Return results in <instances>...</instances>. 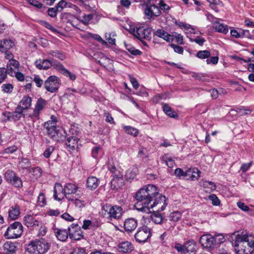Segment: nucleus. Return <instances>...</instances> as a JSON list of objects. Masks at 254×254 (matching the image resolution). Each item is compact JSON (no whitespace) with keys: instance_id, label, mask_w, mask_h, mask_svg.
Instances as JSON below:
<instances>
[{"instance_id":"c756f323","label":"nucleus","mask_w":254,"mask_h":254,"mask_svg":"<svg viewBox=\"0 0 254 254\" xmlns=\"http://www.w3.org/2000/svg\"><path fill=\"white\" fill-rule=\"evenodd\" d=\"M32 98L29 96H24L19 102L18 105H20V108L23 110L27 109L31 106Z\"/></svg>"},{"instance_id":"ddd939ff","label":"nucleus","mask_w":254,"mask_h":254,"mask_svg":"<svg viewBox=\"0 0 254 254\" xmlns=\"http://www.w3.org/2000/svg\"><path fill=\"white\" fill-rule=\"evenodd\" d=\"M113 178L111 181V187L113 189H118L124 185V180L123 175L120 172L114 174Z\"/></svg>"},{"instance_id":"c85d7f7f","label":"nucleus","mask_w":254,"mask_h":254,"mask_svg":"<svg viewBox=\"0 0 254 254\" xmlns=\"http://www.w3.org/2000/svg\"><path fill=\"white\" fill-rule=\"evenodd\" d=\"M36 66L39 69H47L51 67V60H39L35 62Z\"/></svg>"},{"instance_id":"7c9ffc66","label":"nucleus","mask_w":254,"mask_h":254,"mask_svg":"<svg viewBox=\"0 0 254 254\" xmlns=\"http://www.w3.org/2000/svg\"><path fill=\"white\" fill-rule=\"evenodd\" d=\"M8 214L11 219H16L20 215L19 207L17 205L11 207L9 210Z\"/></svg>"},{"instance_id":"603ef678","label":"nucleus","mask_w":254,"mask_h":254,"mask_svg":"<svg viewBox=\"0 0 254 254\" xmlns=\"http://www.w3.org/2000/svg\"><path fill=\"white\" fill-rule=\"evenodd\" d=\"M2 91L6 93H10L13 89V85L10 83L3 84L2 86Z\"/></svg>"},{"instance_id":"72a5a7b5","label":"nucleus","mask_w":254,"mask_h":254,"mask_svg":"<svg viewBox=\"0 0 254 254\" xmlns=\"http://www.w3.org/2000/svg\"><path fill=\"white\" fill-rule=\"evenodd\" d=\"M162 109L164 112L168 116L173 118H176L178 117L177 113L175 112L168 104H164L163 105Z\"/></svg>"},{"instance_id":"774afa93","label":"nucleus","mask_w":254,"mask_h":254,"mask_svg":"<svg viewBox=\"0 0 254 254\" xmlns=\"http://www.w3.org/2000/svg\"><path fill=\"white\" fill-rule=\"evenodd\" d=\"M218 56H214V57H211L210 58H208L206 62L207 64H216L218 62Z\"/></svg>"},{"instance_id":"3c124183","label":"nucleus","mask_w":254,"mask_h":254,"mask_svg":"<svg viewBox=\"0 0 254 254\" xmlns=\"http://www.w3.org/2000/svg\"><path fill=\"white\" fill-rule=\"evenodd\" d=\"M102 148L100 146L93 147L91 150V155L94 158L97 159L101 152Z\"/></svg>"},{"instance_id":"13d9d810","label":"nucleus","mask_w":254,"mask_h":254,"mask_svg":"<svg viewBox=\"0 0 254 254\" xmlns=\"http://www.w3.org/2000/svg\"><path fill=\"white\" fill-rule=\"evenodd\" d=\"M54 150L55 148L53 146H49L46 149L43 154L45 157L48 158Z\"/></svg>"},{"instance_id":"5fc2aeb1","label":"nucleus","mask_w":254,"mask_h":254,"mask_svg":"<svg viewBox=\"0 0 254 254\" xmlns=\"http://www.w3.org/2000/svg\"><path fill=\"white\" fill-rule=\"evenodd\" d=\"M210 53L208 51H200L197 53V57L201 59L208 58L210 57Z\"/></svg>"},{"instance_id":"79ce46f5","label":"nucleus","mask_w":254,"mask_h":254,"mask_svg":"<svg viewBox=\"0 0 254 254\" xmlns=\"http://www.w3.org/2000/svg\"><path fill=\"white\" fill-rule=\"evenodd\" d=\"M181 216L182 215L180 212L178 211H175L170 214L169 219L171 222H172L173 223L174 222V223L176 224V222L180 219Z\"/></svg>"},{"instance_id":"e2e57ef3","label":"nucleus","mask_w":254,"mask_h":254,"mask_svg":"<svg viewBox=\"0 0 254 254\" xmlns=\"http://www.w3.org/2000/svg\"><path fill=\"white\" fill-rule=\"evenodd\" d=\"M33 81L36 83L38 87H41L43 84V81L40 78V76L37 75H35L33 79Z\"/></svg>"},{"instance_id":"aec40b11","label":"nucleus","mask_w":254,"mask_h":254,"mask_svg":"<svg viewBox=\"0 0 254 254\" xmlns=\"http://www.w3.org/2000/svg\"><path fill=\"white\" fill-rule=\"evenodd\" d=\"M23 111L20 108V105H18L14 112L8 113V119L14 121L19 120L23 115Z\"/></svg>"},{"instance_id":"6e6d98bb","label":"nucleus","mask_w":254,"mask_h":254,"mask_svg":"<svg viewBox=\"0 0 254 254\" xmlns=\"http://www.w3.org/2000/svg\"><path fill=\"white\" fill-rule=\"evenodd\" d=\"M208 199L211 201L213 205L218 206L220 204V200L218 197L214 194H212L208 196Z\"/></svg>"},{"instance_id":"8fccbe9b","label":"nucleus","mask_w":254,"mask_h":254,"mask_svg":"<svg viewBox=\"0 0 254 254\" xmlns=\"http://www.w3.org/2000/svg\"><path fill=\"white\" fill-rule=\"evenodd\" d=\"M91 37L97 41L102 46H107V42L105 40H103L100 35L98 34H91Z\"/></svg>"},{"instance_id":"c9c22d12","label":"nucleus","mask_w":254,"mask_h":254,"mask_svg":"<svg viewBox=\"0 0 254 254\" xmlns=\"http://www.w3.org/2000/svg\"><path fill=\"white\" fill-rule=\"evenodd\" d=\"M42 169L39 167L32 168L29 170V172L34 179H37L40 177L42 175Z\"/></svg>"},{"instance_id":"f704fd0d","label":"nucleus","mask_w":254,"mask_h":254,"mask_svg":"<svg viewBox=\"0 0 254 254\" xmlns=\"http://www.w3.org/2000/svg\"><path fill=\"white\" fill-rule=\"evenodd\" d=\"M14 46H15V40H14L10 39L0 40V48H12Z\"/></svg>"},{"instance_id":"cd10ccee","label":"nucleus","mask_w":254,"mask_h":254,"mask_svg":"<svg viewBox=\"0 0 254 254\" xmlns=\"http://www.w3.org/2000/svg\"><path fill=\"white\" fill-rule=\"evenodd\" d=\"M99 180L95 177H89L86 182V187L90 190L96 189L99 185Z\"/></svg>"},{"instance_id":"bf43d9fd","label":"nucleus","mask_w":254,"mask_h":254,"mask_svg":"<svg viewBox=\"0 0 254 254\" xmlns=\"http://www.w3.org/2000/svg\"><path fill=\"white\" fill-rule=\"evenodd\" d=\"M67 4H68V2L64 0H61L56 4V6L59 11H61L64 8L67 7Z\"/></svg>"},{"instance_id":"f3484780","label":"nucleus","mask_w":254,"mask_h":254,"mask_svg":"<svg viewBox=\"0 0 254 254\" xmlns=\"http://www.w3.org/2000/svg\"><path fill=\"white\" fill-rule=\"evenodd\" d=\"M46 104L47 102L45 100L41 98L38 99L35 105L32 116L38 119L40 113L46 106Z\"/></svg>"},{"instance_id":"9d476101","label":"nucleus","mask_w":254,"mask_h":254,"mask_svg":"<svg viewBox=\"0 0 254 254\" xmlns=\"http://www.w3.org/2000/svg\"><path fill=\"white\" fill-rule=\"evenodd\" d=\"M5 179L15 188H21L22 182L21 179L13 171L7 170L4 174Z\"/></svg>"},{"instance_id":"69168bd1","label":"nucleus","mask_w":254,"mask_h":254,"mask_svg":"<svg viewBox=\"0 0 254 254\" xmlns=\"http://www.w3.org/2000/svg\"><path fill=\"white\" fill-rule=\"evenodd\" d=\"M7 64H8L9 66H12L14 69H16L17 70H19V63L17 61L12 59L10 61H8Z\"/></svg>"},{"instance_id":"423d86ee","label":"nucleus","mask_w":254,"mask_h":254,"mask_svg":"<svg viewBox=\"0 0 254 254\" xmlns=\"http://www.w3.org/2000/svg\"><path fill=\"white\" fill-rule=\"evenodd\" d=\"M174 248L181 254H196L198 250L196 242L193 240H189L183 245L176 243Z\"/></svg>"},{"instance_id":"7ed1b4c3","label":"nucleus","mask_w":254,"mask_h":254,"mask_svg":"<svg viewBox=\"0 0 254 254\" xmlns=\"http://www.w3.org/2000/svg\"><path fill=\"white\" fill-rule=\"evenodd\" d=\"M77 187L72 183H66L63 188L62 186L60 183H56L54 190V198L59 201L63 199L64 196L66 198L67 196H70V194L75 193L77 190Z\"/></svg>"},{"instance_id":"ea45409f","label":"nucleus","mask_w":254,"mask_h":254,"mask_svg":"<svg viewBox=\"0 0 254 254\" xmlns=\"http://www.w3.org/2000/svg\"><path fill=\"white\" fill-rule=\"evenodd\" d=\"M51 66L59 70L61 73H62L64 71L63 69L65 68L62 64L53 59L51 60Z\"/></svg>"},{"instance_id":"473e14b6","label":"nucleus","mask_w":254,"mask_h":254,"mask_svg":"<svg viewBox=\"0 0 254 254\" xmlns=\"http://www.w3.org/2000/svg\"><path fill=\"white\" fill-rule=\"evenodd\" d=\"M67 231H68L69 237L71 239L77 241L80 240L83 237L81 231L75 232L70 227H68Z\"/></svg>"},{"instance_id":"f8f14e48","label":"nucleus","mask_w":254,"mask_h":254,"mask_svg":"<svg viewBox=\"0 0 254 254\" xmlns=\"http://www.w3.org/2000/svg\"><path fill=\"white\" fill-rule=\"evenodd\" d=\"M145 5L146 6L144 9V13L148 19H150L153 16L158 17L161 14V10L155 4H152L150 6Z\"/></svg>"},{"instance_id":"6e6552de","label":"nucleus","mask_w":254,"mask_h":254,"mask_svg":"<svg viewBox=\"0 0 254 254\" xmlns=\"http://www.w3.org/2000/svg\"><path fill=\"white\" fill-rule=\"evenodd\" d=\"M61 84V80L58 77L51 75L45 81L44 87L47 91L55 93L57 91Z\"/></svg>"},{"instance_id":"338daca9","label":"nucleus","mask_w":254,"mask_h":254,"mask_svg":"<svg viewBox=\"0 0 254 254\" xmlns=\"http://www.w3.org/2000/svg\"><path fill=\"white\" fill-rule=\"evenodd\" d=\"M58 11L57 7L55 6L54 7L49 8L47 12L50 16L55 17L57 16Z\"/></svg>"},{"instance_id":"a878e982","label":"nucleus","mask_w":254,"mask_h":254,"mask_svg":"<svg viewBox=\"0 0 254 254\" xmlns=\"http://www.w3.org/2000/svg\"><path fill=\"white\" fill-rule=\"evenodd\" d=\"M79 139L75 136H70L68 137L65 142V145L69 151L73 150L77 146V143Z\"/></svg>"},{"instance_id":"37998d69","label":"nucleus","mask_w":254,"mask_h":254,"mask_svg":"<svg viewBox=\"0 0 254 254\" xmlns=\"http://www.w3.org/2000/svg\"><path fill=\"white\" fill-rule=\"evenodd\" d=\"M124 129L127 134L134 137L137 136L138 134V130L133 127L126 126L124 127Z\"/></svg>"},{"instance_id":"393cba45","label":"nucleus","mask_w":254,"mask_h":254,"mask_svg":"<svg viewBox=\"0 0 254 254\" xmlns=\"http://www.w3.org/2000/svg\"><path fill=\"white\" fill-rule=\"evenodd\" d=\"M88 54L90 57H91L95 60L98 61V62L101 65L103 64L101 60H107L106 58L104 57L103 53L97 52H94L92 49H88Z\"/></svg>"},{"instance_id":"2f4dec72","label":"nucleus","mask_w":254,"mask_h":254,"mask_svg":"<svg viewBox=\"0 0 254 254\" xmlns=\"http://www.w3.org/2000/svg\"><path fill=\"white\" fill-rule=\"evenodd\" d=\"M213 28L216 31L224 34H226L229 31L228 25L221 23L219 20L213 25Z\"/></svg>"},{"instance_id":"dca6fc26","label":"nucleus","mask_w":254,"mask_h":254,"mask_svg":"<svg viewBox=\"0 0 254 254\" xmlns=\"http://www.w3.org/2000/svg\"><path fill=\"white\" fill-rule=\"evenodd\" d=\"M51 119V120L45 122L43 125L44 128L46 130L47 134L49 136L51 132H54L57 128L56 118L52 115Z\"/></svg>"},{"instance_id":"864d4df0","label":"nucleus","mask_w":254,"mask_h":254,"mask_svg":"<svg viewBox=\"0 0 254 254\" xmlns=\"http://www.w3.org/2000/svg\"><path fill=\"white\" fill-rule=\"evenodd\" d=\"M159 9L163 10L165 13H168L169 12V10L170 9V7L167 4L165 3L163 0H160L159 3Z\"/></svg>"},{"instance_id":"9b49d317","label":"nucleus","mask_w":254,"mask_h":254,"mask_svg":"<svg viewBox=\"0 0 254 254\" xmlns=\"http://www.w3.org/2000/svg\"><path fill=\"white\" fill-rule=\"evenodd\" d=\"M150 229L146 226L139 227L134 235L135 240L138 243H144L150 237Z\"/></svg>"},{"instance_id":"20e7f679","label":"nucleus","mask_w":254,"mask_h":254,"mask_svg":"<svg viewBox=\"0 0 254 254\" xmlns=\"http://www.w3.org/2000/svg\"><path fill=\"white\" fill-rule=\"evenodd\" d=\"M50 244L44 239L31 241L27 245V251L31 254H45L50 248Z\"/></svg>"},{"instance_id":"680f3d73","label":"nucleus","mask_w":254,"mask_h":254,"mask_svg":"<svg viewBox=\"0 0 254 254\" xmlns=\"http://www.w3.org/2000/svg\"><path fill=\"white\" fill-rule=\"evenodd\" d=\"M63 70L64 71L62 73L63 74L66 76L68 77L71 80H74L76 79V75L70 72L66 68Z\"/></svg>"},{"instance_id":"2eb2a0df","label":"nucleus","mask_w":254,"mask_h":254,"mask_svg":"<svg viewBox=\"0 0 254 254\" xmlns=\"http://www.w3.org/2000/svg\"><path fill=\"white\" fill-rule=\"evenodd\" d=\"M24 224L28 228L40 226L42 224L32 215L27 214L23 218Z\"/></svg>"},{"instance_id":"a18cd8bd","label":"nucleus","mask_w":254,"mask_h":254,"mask_svg":"<svg viewBox=\"0 0 254 254\" xmlns=\"http://www.w3.org/2000/svg\"><path fill=\"white\" fill-rule=\"evenodd\" d=\"M50 54L61 60H64L65 58V54L59 50H53L50 52Z\"/></svg>"},{"instance_id":"e433bc0d","label":"nucleus","mask_w":254,"mask_h":254,"mask_svg":"<svg viewBox=\"0 0 254 254\" xmlns=\"http://www.w3.org/2000/svg\"><path fill=\"white\" fill-rule=\"evenodd\" d=\"M116 34L114 32H111L105 34V38L107 41V43H109L111 45H115L116 43L115 37Z\"/></svg>"},{"instance_id":"f257e3e1","label":"nucleus","mask_w":254,"mask_h":254,"mask_svg":"<svg viewBox=\"0 0 254 254\" xmlns=\"http://www.w3.org/2000/svg\"><path fill=\"white\" fill-rule=\"evenodd\" d=\"M137 202L134 207L139 211L148 213L150 209L160 205L159 210L163 211L167 205L166 198L158 191L156 186L148 185L140 189L135 194Z\"/></svg>"},{"instance_id":"de8ad7c7","label":"nucleus","mask_w":254,"mask_h":254,"mask_svg":"<svg viewBox=\"0 0 254 254\" xmlns=\"http://www.w3.org/2000/svg\"><path fill=\"white\" fill-rule=\"evenodd\" d=\"M173 35V40L175 39V42L178 45H183V36L181 34H178L176 32H174L172 34Z\"/></svg>"},{"instance_id":"0e129e2a","label":"nucleus","mask_w":254,"mask_h":254,"mask_svg":"<svg viewBox=\"0 0 254 254\" xmlns=\"http://www.w3.org/2000/svg\"><path fill=\"white\" fill-rule=\"evenodd\" d=\"M37 202L38 205L40 206H43L46 204V199L43 193H41L39 194Z\"/></svg>"},{"instance_id":"bb28decb","label":"nucleus","mask_w":254,"mask_h":254,"mask_svg":"<svg viewBox=\"0 0 254 254\" xmlns=\"http://www.w3.org/2000/svg\"><path fill=\"white\" fill-rule=\"evenodd\" d=\"M55 233L57 239L62 242L65 241L68 236H69L68 231L66 229H59L57 228L55 230Z\"/></svg>"},{"instance_id":"4468645a","label":"nucleus","mask_w":254,"mask_h":254,"mask_svg":"<svg viewBox=\"0 0 254 254\" xmlns=\"http://www.w3.org/2000/svg\"><path fill=\"white\" fill-rule=\"evenodd\" d=\"M201 246L207 249H212L214 245L213 236L210 234H204L199 239Z\"/></svg>"},{"instance_id":"412c9836","label":"nucleus","mask_w":254,"mask_h":254,"mask_svg":"<svg viewBox=\"0 0 254 254\" xmlns=\"http://www.w3.org/2000/svg\"><path fill=\"white\" fill-rule=\"evenodd\" d=\"M158 208L153 214L151 215V219L153 222L155 224H160L164 222L165 219V216L163 213H160V210H159V208H160V205H158Z\"/></svg>"},{"instance_id":"a211bd4d","label":"nucleus","mask_w":254,"mask_h":254,"mask_svg":"<svg viewBox=\"0 0 254 254\" xmlns=\"http://www.w3.org/2000/svg\"><path fill=\"white\" fill-rule=\"evenodd\" d=\"M137 226V220L130 218L127 219L124 222V228L126 232L128 233L135 230Z\"/></svg>"},{"instance_id":"f03ea898","label":"nucleus","mask_w":254,"mask_h":254,"mask_svg":"<svg viewBox=\"0 0 254 254\" xmlns=\"http://www.w3.org/2000/svg\"><path fill=\"white\" fill-rule=\"evenodd\" d=\"M235 250L237 254H251L254 248V238L245 234L234 233L232 236Z\"/></svg>"},{"instance_id":"09e8293b","label":"nucleus","mask_w":254,"mask_h":254,"mask_svg":"<svg viewBox=\"0 0 254 254\" xmlns=\"http://www.w3.org/2000/svg\"><path fill=\"white\" fill-rule=\"evenodd\" d=\"M162 161L163 163L165 164L169 168H172L175 164L174 160L171 158L167 157L166 156L162 157Z\"/></svg>"},{"instance_id":"c03bdc74","label":"nucleus","mask_w":254,"mask_h":254,"mask_svg":"<svg viewBox=\"0 0 254 254\" xmlns=\"http://www.w3.org/2000/svg\"><path fill=\"white\" fill-rule=\"evenodd\" d=\"M162 224L164 229L166 230H171L176 226V224L174 223V222L173 223L172 222H171L169 219H165Z\"/></svg>"},{"instance_id":"39448f33","label":"nucleus","mask_w":254,"mask_h":254,"mask_svg":"<svg viewBox=\"0 0 254 254\" xmlns=\"http://www.w3.org/2000/svg\"><path fill=\"white\" fill-rule=\"evenodd\" d=\"M123 211L121 206L106 204L102 207L101 214L103 217L112 221L113 219H120L123 215Z\"/></svg>"},{"instance_id":"4c0bfd02","label":"nucleus","mask_w":254,"mask_h":254,"mask_svg":"<svg viewBox=\"0 0 254 254\" xmlns=\"http://www.w3.org/2000/svg\"><path fill=\"white\" fill-rule=\"evenodd\" d=\"M136 175V169H129L127 170L126 174V177L127 180L131 181L133 180Z\"/></svg>"},{"instance_id":"4be33fe9","label":"nucleus","mask_w":254,"mask_h":254,"mask_svg":"<svg viewBox=\"0 0 254 254\" xmlns=\"http://www.w3.org/2000/svg\"><path fill=\"white\" fill-rule=\"evenodd\" d=\"M3 249L6 254H16L17 248L15 244L11 242H5Z\"/></svg>"},{"instance_id":"052dcab7","label":"nucleus","mask_w":254,"mask_h":254,"mask_svg":"<svg viewBox=\"0 0 254 254\" xmlns=\"http://www.w3.org/2000/svg\"><path fill=\"white\" fill-rule=\"evenodd\" d=\"M237 112L240 114V115L244 116L250 115L252 113V110L250 109L242 108L238 109Z\"/></svg>"},{"instance_id":"b1692460","label":"nucleus","mask_w":254,"mask_h":254,"mask_svg":"<svg viewBox=\"0 0 254 254\" xmlns=\"http://www.w3.org/2000/svg\"><path fill=\"white\" fill-rule=\"evenodd\" d=\"M133 249V247L131 243L128 241L122 242L118 246V250L120 252L124 253H129Z\"/></svg>"},{"instance_id":"49530a36","label":"nucleus","mask_w":254,"mask_h":254,"mask_svg":"<svg viewBox=\"0 0 254 254\" xmlns=\"http://www.w3.org/2000/svg\"><path fill=\"white\" fill-rule=\"evenodd\" d=\"M214 245H219L223 243L225 239L221 234H217L213 236Z\"/></svg>"},{"instance_id":"5701e85b","label":"nucleus","mask_w":254,"mask_h":254,"mask_svg":"<svg viewBox=\"0 0 254 254\" xmlns=\"http://www.w3.org/2000/svg\"><path fill=\"white\" fill-rule=\"evenodd\" d=\"M154 34L167 42L172 43L173 41V35L168 33L163 29H158L155 32Z\"/></svg>"},{"instance_id":"1a4fd4ad","label":"nucleus","mask_w":254,"mask_h":254,"mask_svg":"<svg viewBox=\"0 0 254 254\" xmlns=\"http://www.w3.org/2000/svg\"><path fill=\"white\" fill-rule=\"evenodd\" d=\"M151 31L150 29L145 28L143 26L138 28L134 26L130 27V32L140 41L144 39L149 38Z\"/></svg>"},{"instance_id":"0eeeda50","label":"nucleus","mask_w":254,"mask_h":254,"mask_svg":"<svg viewBox=\"0 0 254 254\" xmlns=\"http://www.w3.org/2000/svg\"><path fill=\"white\" fill-rule=\"evenodd\" d=\"M23 226L18 221L14 222L7 228L4 236L7 239H16L20 237L23 233Z\"/></svg>"},{"instance_id":"a19ab883","label":"nucleus","mask_w":254,"mask_h":254,"mask_svg":"<svg viewBox=\"0 0 254 254\" xmlns=\"http://www.w3.org/2000/svg\"><path fill=\"white\" fill-rule=\"evenodd\" d=\"M51 66L59 70L61 73H62L64 71L63 69L65 68L62 64L53 59L51 60Z\"/></svg>"},{"instance_id":"58836bf2","label":"nucleus","mask_w":254,"mask_h":254,"mask_svg":"<svg viewBox=\"0 0 254 254\" xmlns=\"http://www.w3.org/2000/svg\"><path fill=\"white\" fill-rule=\"evenodd\" d=\"M66 199L68 201H72L74 204L75 206L77 207L81 208L84 206V204L82 201L77 198H74L73 196H67Z\"/></svg>"},{"instance_id":"4d7b16f0","label":"nucleus","mask_w":254,"mask_h":254,"mask_svg":"<svg viewBox=\"0 0 254 254\" xmlns=\"http://www.w3.org/2000/svg\"><path fill=\"white\" fill-rule=\"evenodd\" d=\"M7 71L5 68L0 67V84L7 77Z\"/></svg>"},{"instance_id":"6ab92c4d","label":"nucleus","mask_w":254,"mask_h":254,"mask_svg":"<svg viewBox=\"0 0 254 254\" xmlns=\"http://www.w3.org/2000/svg\"><path fill=\"white\" fill-rule=\"evenodd\" d=\"M65 131L63 129H57V128L53 132L50 133L49 137L56 141H60L65 138Z\"/></svg>"}]
</instances>
